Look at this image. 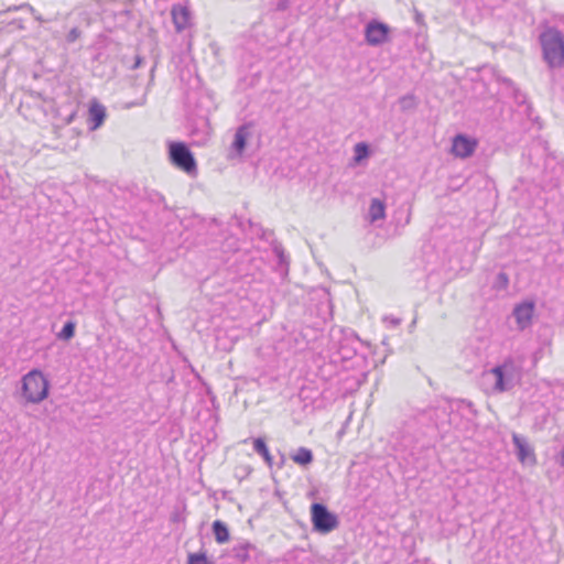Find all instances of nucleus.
I'll list each match as a JSON object with an SVG mask.
<instances>
[{"label": "nucleus", "mask_w": 564, "mask_h": 564, "mask_svg": "<svg viewBox=\"0 0 564 564\" xmlns=\"http://www.w3.org/2000/svg\"><path fill=\"white\" fill-rule=\"evenodd\" d=\"M304 392H305V390H300L299 393L293 394L291 397V400L292 401L295 400V399H297L299 401L304 400L306 398V397L303 395Z\"/></svg>", "instance_id": "obj_34"}, {"label": "nucleus", "mask_w": 564, "mask_h": 564, "mask_svg": "<svg viewBox=\"0 0 564 564\" xmlns=\"http://www.w3.org/2000/svg\"><path fill=\"white\" fill-rule=\"evenodd\" d=\"M311 521L313 530L321 534H327L339 525L337 514L329 511L327 506L322 502L311 505Z\"/></svg>", "instance_id": "obj_6"}, {"label": "nucleus", "mask_w": 564, "mask_h": 564, "mask_svg": "<svg viewBox=\"0 0 564 564\" xmlns=\"http://www.w3.org/2000/svg\"><path fill=\"white\" fill-rule=\"evenodd\" d=\"M291 458L294 463L303 467L311 465L314 459L312 451L306 447L297 448V451L291 455Z\"/></svg>", "instance_id": "obj_19"}, {"label": "nucleus", "mask_w": 564, "mask_h": 564, "mask_svg": "<svg viewBox=\"0 0 564 564\" xmlns=\"http://www.w3.org/2000/svg\"><path fill=\"white\" fill-rule=\"evenodd\" d=\"M465 403V401H463ZM467 406L471 408L473 403L470 401L466 402Z\"/></svg>", "instance_id": "obj_41"}, {"label": "nucleus", "mask_w": 564, "mask_h": 564, "mask_svg": "<svg viewBox=\"0 0 564 564\" xmlns=\"http://www.w3.org/2000/svg\"><path fill=\"white\" fill-rule=\"evenodd\" d=\"M533 312V302H523L521 304L516 305V307L513 308V316L516 317L517 324L520 329H524L531 324Z\"/></svg>", "instance_id": "obj_11"}, {"label": "nucleus", "mask_w": 564, "mask_h": 564, "mask_svg": "<svg viewBox=\"0 0 564 564\" xmlns=\"http://www.w3.org/2000/svg\"><path fill=\"white\" fill-rule=\"evenodd\" d=\"M384 209H386V206H384L383 202H381L378 198L371 199L370 207H369V215H370L371 221H377V220L383 219L386 216Z\"/></svg>", "instance_id": "obj_21"}, {"label": "nucleus", "mask_w": 564, "mask_h": 564, "mask_svg": "<svg viewBox=\"0 0 564 564\" xmlns=\"http://www.w3.org/2000/svg\"><path fill=\"white\" fill-rule=\"evenodd\" d=\"M315 0H278L274 4L275 11H295L297 13L306 12Z\"/></svg>", "instance_id": "obj_13"}, {"label": "nucleus", "mask_w": 564, "mask_h": 564, "mask_svg": "<svg viewBox=\"0 0 564 564\" xmlns=\"http://www.w3.org/2000/svg\"><path fill=\"white\" fill-rule=\"evenodd\" d=\"M422 20H423V14H422V13H420V12H416V13H415V21H416L417 23H421V22H422Z\"/></svg>", "instance_id": "obj_39"}, {"label": "nucleus", "mask_w": 564, "mask_h": 564, "mask_svg": "<svg viewBox=\"0 0 564 564\" xmlns=\"http://www.w3.org/2000/svg\"><path fill=\"white\" fill-rule=\"evenodd\" d=\"M21 388H50V382L41 370L33 369L22 377Z\"/></svg>", "instance_id": "obj_14"}, {"label": "nucleus", "mask_w": 564, "mask_h": 564, "mask_svg": "<svg viewBox=\"0 0 564 564\" xmlns=\"http://www.w3.org/2000/svg\"><path fill=\"white\" fill-rule=\"evenodd\" d=\"M431 410L432 408L421 410L401 423L398 434L404 443H416L435 430L436 422Z\"/></svg>", "instance_id": "obj_1"}, {"label": "nucleus", "mask_w": 564, "mask_h": 564, "mask_svg": "<svg viewBox=\"0 0 564 564\" xmlns=\"http://www.w3.org/2000/svg\"><path fill=\"white\" fill-rule=\"evenodd\" d=\"M206 393H207V395L209 397V399H210V401H212V403H213L214 408H217V405H216V398H215V395L213 394V391H212L210 389H207V390H206Z\"/></svg>", "instance_id": "obj_35"}, {"label": "nucleus", "mask_w": 564, "mask_h": 564, "mask_svg": "<svg viewBox=\"0 0 564 564\" xmlns=\"http://www.w3.org/2000/svg\"><path fill=\"white\" fill-rule=\"evenodd\" d=\"M477 148V141L465 134H457L453 139L452 152L455 156L466 159L473 155Z\"/></svg>", "instance_id": "obj_9"}, {"label": "nucleus", "mask_w": 564, "mask_h": 564, "mask_svg": "<svg viewBox=\"0 0 564 564\" xmlns=\"http://www.w3.org/2000/svg\"><path fill=\"white\" fill-rule=\"evenodd\" d=\"M520 365L512 358L506 359L501 365L482 372L484 380H495L492 388H505L507 384H513L520 377Z\"/></svg>", "instance_id": "obj_3"}, {"label": "nucleus", "mask_w": 564, "mask_h": 564, "mask_svg": "<svg viewBox=\"0 0 564 564\" xmlns=\"http://www.w3.org/2000/svg\"><path fill=\"white\" fill-rule=\"evenodd\" d=\"M512 442L514 445L516 456L520 463L529 465H534L536 463L534 451L524 436L513 433Z\"/></svg>", "instance_id": "obj_8"}, {"label": "nucleus", "mask_w": 564, "mask_h": 564, "mask_svg": "<svg viewBox=\"0 0 564 564\" xmlns=\"http://www.w3.org/2000/svg\"><path fill=\"white\" fill-rule=\"evenodd\" d=\"M186 564H215L209 560L206 552L188 553Z\"/></svg>", "instance_id": "obj_24"}, {"label": "nucleus", "mask_w": 564, "mask_h": 564, "mask_svg": "<svg viewBox=\"0 0 564 564\" xmlns=\"http://www.w3.org/2000/svg\"><path fill=\"white\" fill-rule=\"evenodd\" d=\"M212 531L216 542L219 544L227 543L230 540L228 525L221 520H215L213 522Z\"/></svg>", "instance_id": "obj_17"}, {"label": "nucleus", "mask_w": 564, "mask_h": 564, "mask_svg": "<svg viewBox=\"0 0 564 564\" xmlns=\"http://www.w3.org/2000/svg\"><path fill=\"white\" fill-rule=\"evenodd\" d=\"M543 59L550 69L561 67L564 63V35L561 31L549 28L540 34Z\"/></svg>", "instance_id": "obj_2"}, {"label": "nucleus", "mask_w": 564, "mask_h": 564, "mask_svg": "<svg viewBox=\"0 0 564 564\" xmlns=\"http://www.w3.org/2000/svg\"><path fill=\"white\" fill-rule=\"evenodd\" d=\"M254 232L258 235L261 239L269 240V236H273V232H268L264 230L260 225L254 226Z\"/></svg>", "instance_id": "obj_31"}, {"label": "nucleus", "mask_w": 564, "mask_h": 564, "mask_svg": "<svg viewBox=\"0 0 564 564\" xmlns=\"http://www.w3.org/2000/svg\"><path fill=\"white\" fill-rule=\"evenodd\" d=\"M285 460H286V459H285V456H284L283 454H281V459H280V462H279L278 466H279V467H282V466L285 464Z\"/></svg>", "instance_id": "obj_40"}, {"label": "nucleus", "mask_w": 564, "mask_h": 564, "mask_svg": "<svg viewBox=\"0 0 564 564\" xmlns=\"http://www.w3.org/2000/svg\"><path fill=\"white\" fill-rule=\"evenodd\" d=\"M172 19L175 25V29L180 32L185 30L191 23V12L187 7L183 6H173Z\"/></svg>", "instance_id": "obj_15"}, {"label": "nucleus", "mask_w": 564, "mask_h": 564, "mask_svg": "<svg viewBox=\"0 0 564 564\" xmlns=\"http://www.w3.org/2000/svg\"><path fill=\"white\" fill-rule=\"evenodd\" d=\"M271 243H272V250L279 260V264L288 265L289 264L288 257L284 252L282 245L279 241H276L275 239L272 240Z\"/></svg>", "instance_id": "obj_25"}, {"label": "nucleus", "mask_w": 564, "mask_h": 564, "mask_svg": "<svg viewBox=\"0 0 564 564\" xmlns=\"http://www.w3.org/2000/svg\"><path fill=\"white\" fill-rule=\"evenodd\" d=\"M50 394V390H17L14 399L18 403L26 405L28 403H40Z\"/></svg>", "instance_id": "obj_12"}, {"label": "nucleus", "mask_w": 564, "mask_h": 564, "mask_svg": "<svg viewBox=\"0 0 564 564\" xmlns=\"http://www.w3.org/2000/svg\"><path fill=\"white\" fill-rule=\"evenodd\" d=\"M19 9H28V10L31 12V14L34 17V19H35L36 21H39V22H41V23L46 22V20H45V19H43V17H42V15L37 14V13H36V11H35V9H34L31 4H29V3H23V4H21V6L19 7Z\"/></svg>", "instance_id": "obj_29"}, {"label": "nucleus", "mask_w": 564, "mask_h": 564, "mask_svg": "<svg viewBox=\"0 0 564 564\" xmlns=\"http://www.w3.org/2000/svg\"><path fill=\"white\" fill-rule=\"evenodd\" d=\"M75 116H76V112H75V111H72V112L67 116V118L65 119V123H66V124L70 123V122L73 121V119L75 118Z\"/></svg>", "instance_id": "obj_38"}, {"label": "nucleus", "mask_w": 564, "mask_h": 564, "mask_svg": "<svg viewBox=\"0 0 564 564\" xmlns=\"http://www.w3.org/2000/svg\"><path fill=\"white\" fill-rule=\"evenodd\" d=\"M251 552H257V547L253 544L246 542L232 549V556L240 563H246L250 560Z\"/></svg>", "instance_id": "obj_18"}, {"label": "nucleus", "mask_w": 564, "mask_h": 564, "mask_svg": "<svg viewBox=\"0 0 564 564\" xmlns=\"http://www.w3.org/2000/svg\"><path fill=\"white\" fill-rule=\"evenodd\" d=\"M556 462L564 467V447L557 452Z\"/></svg>", "instance_id": "obj_32"}, {"label": "nucleus", "mask_w": 564, "mask_h": 564, "mask_svg": "<svg viewBox=\"0 0 564 564\" xmlns=\"http://www.w3.org/2000/svg\"><path fill=\"white\" fill-rule=\"evenodd\" d=\"M508 284H509V278H508L507 273L499 272L496 278L495 286L497 289H506L508 286Z\"/></svg>", "instance_id": "obj_27"}, {"label": "nucleus", "mask_w": 564, "mask_h": 564, "mask_svg": "<svg viewBox=\"0 0 564 564\" xmlns=\"http://www.w3.org/2000/svg\"><path fill=\"white\" fill-rule=\"evenodd\" d=\"M143 62H144L143 57L137 55L134 64L132 65V69L140 67L143 64Z\"/></svg>", "instance_id": "obj_33"}, {"label": "nucleus", "mask_w": 564, "mask_h": 564, "mask_svg": "<svg viewBox=\"0 0 564 564\" xmlns=\"http://www.w3.org/2000/svg\"><path fill=\"white\" fill-rule=\"evenodd\" d=\"M148 198L153 204H162V203H164V196L161 195L160 193L155 192V191H152V192L148 193Z\"/></svg>", "instance_id": "obj_30"}, {"label": "nucleus", "mask_w": 564, "mask_h": 564, "mask_svg": "<svg viewBox=\"0 0 564 564\" xmlns=\"http://www.w3.org/2000/svg\"><path fill=\"white\" fill-rule=\"evenodd\" d=\"M390 28L378 20H371L366 24L365 37L369 45L377 46L388 41Z\"/></svg>", "instance_id": "obj_7"}, {"label": "nucleus", "mask_w": 564, "mask_h": 564, "mask_svg": "<svg viewBox=\"0 0 564 564\" xmlns=\"http://www.w3.org/2000/svg\"><path fill=\"white\" fill-rule=\"evenodd\" d=\"M251 123H243L236 130L234 141L231 143V151L234 154L230 158L241 156L246 150L247 140L250 137Z\"/></svg>", "instance_id": "obj_10"}, {"label": "nucleus", "mask_w": 564, "mask_h": 564, "mask_svg": "<svg viewBox=\"0 0 564 564\" xmlns=\"http://www.w3.org/2000/svg\"><path fill=\"white\" fill-rule=\"evenodd\" d=\"M153 73H154V67H152V69H151V77H153Z\"/></svg>", "instance_id": "obj_42"}, {"label": "nucleus", "mask_w": 564, "mask_h": 564, "mask_svg": "<svg viewBox=\"0 0 564 564\" xmlns=\"http://www.w3.org/2000/svg\"><path fill=\"white\" fill-rule=\"evenodd\" d=\"M185 509H186V506L183 505L181 508L180 507H175L173 512L171 513V521L176 523V522H185V516H184V512H185Z\"/></svg>", "instance_id": "obj_26"}, {"label": "nucleus", "mask_w": 564, "mask_h": 564, "mask_svg": "<svg viewBox=\"0 0 564 564\" xmlns=\"http://www.w3.org/2000/svg\"><path fill=\"white\" fill-rule=\"evenodd\" d=\"M354 161L359 163L370 155L369 145L365 142H359L354 148Z\"/></svg>", "instance_id": "obj_23"}, {"label": "nucleus", "mask_w": 564, "mask_h": 564, "mask_svg": "<svg viewBox=\"0 0 564 564\" xmlns=\"http://www.w3.org/2000/svg\"><path fill=\"white\" fill-rule=\"evenodd\" d=\"M332 347L341 360L352 359L360 347V340L358 336L351 330L339 329L338 332H332Z\"/></svg>", "instance_id": "obj_4"}, {"label": "nucleus", "mask_w": 564, "mask_h": 564, "mask_svg": "<svg viewBox=\"0 0 564 564\" xmlns=\"http://www.w3.org/2000/svg\"><path fill=\"white\" fill-rule=\"evenodd\" d=\"M253 449L263 457L264 462L268 464L269 467H272L273 465V457L269 452V448L265 444V441L261 437L253 440Z\"/></svg>", "instance_id": "obj_20"}, {"label": "nucleus", "mask_w": 564, "mask_h": 564, "mask_svg": "<svg viewBox=\"0 0 564 564\" xmlns=\"http://www.w3.org/2000/svg\"><path fill=\"white\" fill-rule=\"evenodd\" d=\"M106 119V108L99 102H94L89 107V121L93 123L91 129L99 128Z\"/></svg>", "instance_id": "obj_16"}, {"label": "nucleus", "mask_w": 564, "mask_h": 564, "mask_svg": "<svg viewBox=\"0 0 564 564\" xmlns=\"http://www.w3.org/2000/svg\"><path fill=\"white\" fill-rule=\"evenodd\" d=\"M514 98L518 102H523L524 101V95L520 94L519 90H516L514 93Z\"/></svg>", "instance_id": "obj_36"}, {"label": "nucleus", "mask_w": 564, "mask_h": 564, "mask_svg": "<svg viewBox=\"0 0 564 564\" xmlns=\"http://www.w3.org/2000/svg\"><path fill=\"white\" fill-rule=\"evenodd\" d=\"M411 101H412V97H403V98L401 99L402 107H403V108L408 107V106H409V102H411Z\"/></svg>", "instance_id": "obj_37"}, {"label": "nucleus", "mask_w": 564, "mask_h": 564, "mask_svg": "<svg viewBox=\"0 0 564 564\" xmlns=\"http://www.w3.org/2000/svg\"><path fill=\"white\" fill-rule=\"evenodd\" d=\"M76 323L74 321H67L61 332L57 334V338L61 340L68 341L75 336Z\"/></svg>", "instance_id": "obj_22"}, {"label": "nucleus", "mask_w": 564, "mask_h": 564, "mask_svg": "<svg viewBox=\"0 0 564 564\" xmlns=\"http://www.w3.org/2000/svg\"><path fill=\"white\" fill-rule=\"evenodd\" d=\"M169 159L177 169L188 175L197 173V164L193 152L185 142L172 141L169 143Z\"/></svg>", "instance_id": "obj_5"}, {"label": "nucleus", "mask_w": 564, "mask_h": 564, "mask_svg": "<svg viewBox=\"0 0 564 564\" xmlns=\"http://www.w3.org/2000/svg\"><path fill=\"white\" fill-rule=\"evenodd\" d=\"M80 35H82V31L77 26H74L73 29H70V31L66 35V42L69 44L74 43L75 41H77L80 37Z\"/></svg>", "instance_id": "obj_28"}]
</instances>
